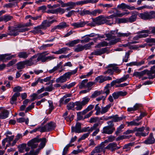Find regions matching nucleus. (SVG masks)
Here are the masks:
<instances>
[{
    "instance_id": "4c0bfd02",
    "label": "nucleus",
    "mask_w": 155,
    "mask_h": 155,
    "mask_svg": "<svg viewBox=\"0 0 155 155\" xmlns=\"http://www.w3.org/2000/svg\"><path fill=\"white\" fill-rule=\"evenodd\" d=\"M111 106V104H109L107 105L105 107H102L101 113L103 114L107 112L108 111L110 107Z\"/></svg>"
},
{
    "instance_id": "423d86ee",
    "label": "nucleus",
    "mask_w": 155,
    "mask_h": 155,
    "mask_svg": "<svg viewBox=\"0 0 155 155\" xmlns=\"http://www.w3.org/2000/svg\"><path fill=\"white\" fill-rule=\"evenodd\" d=\"M102 12V10L96 9L92 11L84 9L81 10L79 14L82 16L84 15H90L95 16L97 13H101Z\"/></svg>"
},
{
    "instance_id": "a19ab883",
    "label": "nucleus",
    "mask_w": 155,
    "mask_h": 155,
    "mask_svg": "<svg viewBox=\"0 0 155 155\" xmlns=\"http://www.w3.org/2000/svg\"><path fill=\"white\" fill-rule=\"evenodd\" d=\"M75 5V2H70L67 3H64V4L62 5V7H65L66 6H70V9H72L73 8V7Z\"/></svg>"
},
{
    "instance_id": "f3484780",
    "label": "nucleus",
    "mask_w": 155,
    "mask_h": 155,
    "mask_svg": "<svg viewBox=\"0 0 155 155\" xmlns=\"http://www.w3.org/2000/svg\"><path fill=\"white\" fill-rule=\"evenodd\" d=\"M88 22L87 21H81L72 23L71 25L73 26L74 28H81L84 27L85 25L88 24Z\"/></svg>"
},
{
    "instance_id": "6e6552de",
    "label": "nucleus",
    "mask_w": 155,
    "mask_h": 155,
    "mask_svg": "<svg viewBox=\"0 0 155 155\" xmlns=\"http://www.w3.org/2000/svg\"><path fill=\"white\" fill-rule=\"evenodd\" d=\"M129 77V74H127L126 75L120 78L117 79L116 80L113 81L110 84L111 87H112L115 85V87H120V84L118 85L115 84H119L125 81Z\"/></svg>"
},
{
    "instance_id": "ddd939ff",
    "label": "nucleus",
    "mask_w": 155,
    "mask_h": 155,
    "mask_svg": "<svg viewBox=\"0 0 155 155\" xmlns=\"http://www.w3.org/2000/svg\"><path fill=\"white\" fill-rule=\"evenodd\" d=\"M112 80V78L109 76H104L101 75L96 77L95 80L96 81H98L100 83H103L107 81H110Z\"/></svg>"
},
{
    "instance_id": "b1692460",
    "label": "nucleus",
    "mask_w": 155,
    "mask_h": 155,
    "mask_svg": "<svg viewBox=\"0 0 155 155\" xmlns=\"http://www.w3.org/2000/svg\"><path fill=\"white\" fill-rule=\"evenodd\" d=\"M30 54L29 52L22 51L18 53V56L20 58L26 59L28 57Z\"/></svg>"
},
{
    "instance_id": "9d476101",
    "label": "nucleus",
    "mask_w": 155,
    "mask_h": 155,
    "mask_svg": "<svg viewBox=\"0 0 155 155\" xmlns=\"http://www.w3.org/2000/svg\"><path fill=\"white\" fill-rule=\"evenodd\" d=\"M134 128L135 132L137 131V132L135 134L136 136L145 137L148 134L149 132L146 133L143 132V131L145 129V127H144L140 128L135 127Z\"/></svg>"
},
{
    "instance_id": "ea45409f",
    "label": "nucleus",
    "mask_w": 155,
    "mask_h": 155,
    "mask_svg": "<svg viewBox=\"0 0 155 155\" xmlns=\"http://www.w3.org/2000/svg\"><path fill=\"white\" fill-rule=\"evenodd\" d=\"M67 81L64 76L63 75L60 76L59 78H57L56 80V81L57 83H63Z\"/></svg>"
},
{
    "instance_id": "69168bd1",
    "label": "nucleus",
    "mask_w": 155,
    "mask_h": 155,
    "mask_svg": "<svg viewBox=\"0 0 155 155\" xmlns=\"http://www.w3.org/2000/svg\"><path fill=\"white\" fill-rule=\"evenodd\" d=\"M34 103H32L31 105L29 106L28 107H27V108H26V110H25V113H27L30 110H31L32 109L34 108Z\"/></svg>"
},
{
    "instance_id": "473e14b6",
    "label": "nucleus",
    "mask_w": 155,
    "mask_h": 155,
    "mask_svg": "<svg viewBox=\"0 0 155 155\" xmlns=\"http://www.w3.org/2000/svg\"><path fill=\"white\" fill-rule=\"evenodd\" d=\"M58 29H61L68 27L69 25H67L66 22H63L60 23L58 25H57Z\"/></svg>"
},
{
    "instance_id": "9b49d317",
    "label": "nucleus",
    "mask_w": 155,
    "mask_h": 155,
    "mask_svg": "<svg viewBox=\"0 0 155 155\" xmlns=\"http://www.w3.org/2000/svg\"><path fill=\"white\" fill-rule=\"evenodd\" d=\"M38 55L35 54L31 57L28 60H26L28 66H31L33 64H35L38 62Z\"/></svg>"
},
{
    "instance_id": "c85d7f7f",
    "label": "nucleus",
    "mask_w": 155,
    "mask_h": 155,
    "mask_svg": "<svg viewBox=\"0 0 155 155\" xmlns=\"http://www.w3.org/2000/svg\"><path fill=\"white\" fill-rule=\"evenodd\" d=\"M116 146H117V143H115L113 142L109 144L108 145L105 147V149H109L112 151H113L115 150V148Z\"/></svg>"
},
{
    "instance_id": "412c9836",
    "label": "nucleus",
    "mask_w": 155,
    "mask_h": 155,
    "mask_svg": "<svg viewBox=\"0 0 155 155\" xmlns=\"http://www.w3.org/2000/svg\"><path fill=\"white\" fill-rule=\"evenodd\" d=\"M144 63L145 61L144 60H143L140 62L136 61L130 62L129 63L127 64H126V65L130 66H140L144 64Z\"/></svg>"
},
{
    "instance_id": "20e7f679",
    "label": "nucleus",
    "mask_w": 155,
    "mask_h": 155,
    "mask_svg": "<svg viewBox=\"0 0 155 155\" xmlns=\"http://www.w3.org/2000/svg\"><path fill=\"white\" fill-rule=\"evenodd\" d=\"M107 124L108 125L103 128L102 133L111 134L115 130V128L114 127V124L113 123V121H108Z\"/></svg>"
},
{
    "instance_id": "5fc2aeb1",
    "label": "nucleus",
    "mask_w": 155,
    "mask_h": 155,
    "mask_svg": "<svg viewBox=\"0 0 155 155\" xmlns=\"http://www.w3.org/2000/svg\"><path fill=\"white\" fill-rule=\"evenodd\" d=\"M2 17L3 21L5 22L10 20L13 18L10 15H4Z\"/></svg>"
},
{
    "instance_id": "e2e57ef3",
    "label": "nucleus",
    "mask_w": 155,
    "mask_h": 155,
    "mask_svg": "<svg viewBox=\"0 0 155 155\" xmlns=\"http://www.w3.org/2000/svg\"><path fill=\"white\" fill-rule=\"evenodd\" d=\"M22 91V88L19 86H17L14 87L13 89V91L14 92H18Z\"/></svg>"
},
{
    "instance_id": "58836bf2",
    "label": "nucleus",
    "mask_w": 155,
    "mask_h": 155,
    "mask_svg": "<svg viewBox=\"0 0 155 155\" xmlns=\"http://www.w3.org/2000/svg\"><path fill=\"white\" fill-rule=\"evenodd\" d=\"M126 123L127 124L128 126H139L141 124V122L137 123L136 122L135 120L130 122H127Z\"/></svg>"
},
{
    "instance_id": "4d7b16f0",
    "label": "nucleus",
    "mask_w": 155,
    "mask_h": 155,
    "mask_svg": "<svg viewBox=\"0 0 155 155\" xmlns=\"http://www.w3.org/2000/svg\"><path fill=\"white\" fill-rule=\"evenodd\" d=\"M40 28H41L40 26L37 27H35L34 30L31 31V32L34 33V34L38 33L39 32H41V30L40 29Z\"/></svg>"
},
{
    "instance_id": "bb28decb",
    "label": "nucleus",
    "mask_w": 155,
    "mask_h": 155,
    "mask_svg": "<svg viewBox=\"0 0 155 155\" xmlns=\"http://www.w3.org/2000/svg\"><path fill=\"white\" fill-rule=\"evenodd\" d=\"M20 94L19 92H16L12 96L10 99V103L13 104L16 101L17 97L20 96Z\"/></svg>"
},
{
    "instance_id": "c756f323",
    "label": "nucleus",
    "mask_w": 155,
    "mask_h": 155,
    "mask_svg": "<svg viewBox=\"0 0 155 155\" xmlns=\"http://www.w3.org/2000/svg\"><path fill=\"white\" fill-rule=\"evenodd\" d=\"M107 68H112L113 70V72L115 71L116 73H119L120 72L121 70L118 67L113 64H109L107 66Z\"/></svg>"
},
{
    "instance_id": "f257e3e1",
    "label": "nucleus",
    "mask_w": 155,
    "mask_h": 155,
    "mask_svg": "<svg viewBox=\"0 0 155 155\" xmlns=\"http://www.w3.org/2000/svg\"><path fill=\"white\" fill-rule=\"evenodd\" d=\"M129 13V12H123L121 13L119 11L117 10L115 14L109 16H104V24L106 23L107 25H111L113 23V18L116 17H121L125 15H128Z\"/></svg>"
},
{
    "instance_id": "603ef678",
    "label": "nucleus",
    "mask_w": 155,
    "mask_h": 155,
    "mask_svg": "<svg viewBox=\"0 0 155 155\" xmlns=\"http://www.w3.org/2000/svg\"><path fill=\"white\" fill-rule=\"evenodd\" d=\"M75 106V102L74 103L73 102H71L67 104V107L68 110H72L74 107Z\"/></svg>"
},
{
    "instance_id": "1a4fd4ad",
    "label": "nucleus",
    "mask_w": 155,
    "mask_h": 155,
    "mask_svg": "<svg viewBox=\"0 0 155 155\" xmlns=\"http://www.w3.org/2000/svg\"><path fill=\"white\" fill-rule=\"evenodd\" d=\"M40 142V140L38 138L35 137L29 141L27 145L32 149L35 148L37 147L38 143Z\"/></svg>"
},
{
    "instance_id": "f8f14e48",
    "label": "nucleus",
    "mask_w": 155,
    "mask_h": 155,
    "mask_svg": "<svg viewBox=\"0 0 155 155\" xmlns=\"http://www.w3.org/2000/svg\"><path fill=\"white\" fill-rule=\"evenodd\" d=\"M107 50L106 48L96 49L92 52L91 55H100L107 52Z\"/></svg>"
},
{
    "instance_id": "13d9d810",
    "label": "nucleus",
    "mask_w": 155,
    "mask_h": 155,
    "mask_svg": "<svg viewBox=\"0 0 155 155\" xmlns=\"http://www.w3.org/2000/svg\"><path fill=\"white\" fill-rule=\"evenodd\" d=\"M39 152V149H37L35 151L34 150H31L30 151V155H37Z\"/></svg>"
},
{
    "instance_id": "864d4df0",
    "label": "nucleus",
    "mask_w": 155,
    "mask_h": 155,
    "mask_svg": "<svg viewBox=\"0 0 155 155\" xmlns=\"http://www.w3.org/2000/svg\"><path fill=\"white\" fill-rule=\"evenodd\" d=\"M145 8L152 9H153V7H152L151 6L145 5L140 7H138L137 8H135V9H136L138 10H140Z\"/></svg>"
},
{
    "instance_id": "bf43d9fd",
    "label": "nucleus",
    "mask_w": 155,
    "mask_h": 155,
    "mask_svg": "<svg viewBox=\"0 0 155 155\" xmlns=\"http://www.w3.org/2000/svg\"><path fill=\"white\" fill-rule=\"evenodd\" d=\"M45 89L46 91L51 92L54 90V88L53 87L52 84H51L49 86L46 87Z\"/></svg>"
},
{
    "instance_id": "de8ad7c7",
    "label": "nucleus",
    "mask_w": 155,
    "mask_h": 155,
    "mask_svg": "<svg viewBox=\"0 0 155 155\" xmlns=\"http://www.w3.org/2000/svg\"><path fill=\"white\" fill-rule=\"evenodd\" d=\"M124 124H121L118 127L116 131L115 132V134L117 135L119 134L122 132V130L124 127Z\"/></svg>"
},
{
    "instance_id": "052dcab7",
    "label": "nucleus",
    "mask_w": 155,
    "mask_h": 155,
    "mask_svg": "<svg viewBox=\"0 0 155 155\" xmlns=\"http://www.w3.org/2000/svg\"><path fill=\"white\" fill-rule=\"evenodd\" d=\"M145 41L147 43H155V38H146Z\"/></svg>"
},
{
    "instance_id": "0eeeda50",
    "label": "nucleus",
    "mask_w": 155,
    "mask_h": 155,
    "mask_svg": "<svg viewBox=\"0 0 155 155\" xmlns=\"http://www.w3.org/2000/svg\"><path fill=\"white\" fill-rule=\"evenodd\" d=\"M56 126L55 123L51 121L44 126L41 127L40 132H44L53 130L54 129Z\"/></svg>"
},
{
    "instance_id": "dca6fc26",
    "label": "nucleus",
    "mask_w": 155,
    "mask_h": 155,
    "mask_svg": "<svg viewBox=\"0 0 155 155\" xmlns=\"http://www.w3.org/2000/svg\"><path fill=\"white\" fill-rule=\"evenodd\" d=\"M117 8L118 9H127L130 10H133L135 9V8L134 6H130L124 3H122L117 6Z\"/></svg>"
},
{
    "instance_id": "a878e982",
    "label": "nucleus",
    "mask_w": 155,
    "mask_h": 155,
    "mask_svg": "<svg viewBox=\"0 0 155 155\" xmlns=\"http://www.w3.org/2000/svg\"><path fill=\"white\" fill-rule=\"evenodd\" d=\"M69 50V49L67 47L63 48L61 49H59L58 51H52V53L55 54H60L65 53L67 51Z\"/></svg>"
},
{
    "instance_id": "680f3d73",
    "label": "nucleus",
    "mask_w": 155,
    "mask_h": 155,
    "mask_svg": "<svg viewBox=\"0 0 155 155\" xmlns=\"http://www.w3.org/2000/svg\"><path fill=\"white\" fill-rule=\"evenodd\" d=\"M93 44V42L90 43L88 44L85 45H83V50L85 49V50L89 49L91 47V46Z\"/></svg>"
},
{
    "instance_id": "8fccbe9b",
    "label": "nucleus",
    "mask_w": 155,
    "mask_h": 155,
    "mask_svg": "<svg viewBox=\"0 0 155 155\" xmlns=\"http://www.w3.org/2000/svg\"><path fill=\"white\" fill-rule=\"evenodd\" d=\"M110 84H107L104 87V93L106 94V97L110 93V90L108 89L109 87H110Z\"/></svg>"
},
{
    "instance_id": "f704fd0d",
    "label": "nucleus",
    "mask_w": 155,
    "mask_h": 155,
    "mask_svg": "<svg viewBox=\"0 0 155 155\" xmlns=\"http://www.w3.org/2000/svg\"><path fill=\"white\" fill-rule=\"evenodd\" d=\"M75 106H76L75 109L77 110H81L83 106L80 101L75 102Z\"/></svg>"
},
{
    "instance_id": "7ed1b4c3",
    "label": "nucleus",
    "mask_w": 155,
    "mask_h": 155,
    "mask_svg": "<svg viewBox=\"0 0 155 155\" xmlns=\"http://www.w3.org/2000/svg\"><path fill=\"white\" fill-rule=\"evenodd\" d=\"M138 16L141 19L144 20H150L155 18V12L151 11L149 12L146 11L138 14Z\"/></svg>"
},
{
    "instance_id": "6e6d98bb",
    "label": "nucleus",
    "mask_w": 155,
    "mask_h": 155,
    "mask_svg": "<svg viewBox=\"0 0 155 155\" xmlns=\"http://www.w3.org/2000/svg\"><path fill=\"white\" fill-rule=\"evenodd\" d=\"M118 23H126L128 22L127 18H119L118 20Z\"/></svg>"
},
{
    "instance_id": "393cba45",
    "label": "nucleus",
    "mask_w": 155,
    "mask_h": 155,
    "mask_svg": "<svg viewBox=\"0 0 155 155\" xmlns=\"http://www.w3.org/2000/svg\"><path fill=\"white\" fill-rule=\"evenodd\" d=\"M25 65L28 66L26 61H20L16 64L17 68L18 70L21 69L25 68Z\"/></svg>"
},
{
    "instance_id": "4be33fe9",
    "label": "nucleus",
    "mask_w": 155,
    "mask_h": 155,
    "mask_svg": "<svg viewBox=\"0 0 155 155\" xmlns=\"http://www.w3.org/2000/svg\"><path fill=\"white\" fill-rule=\"evenodd\" d=\"M9 114V112L7 110L2 109L0 113V118L2 119H5L8 117Z\"/></svg>"
},
{
    "instance_id": "0e129e2a",
    "label": "nucleus",
    "mask_w": 155,
    "mask_h": 155,
    "mask_svg": "<svg viewBox=\"0 0 155 155\" xmlns=\"http://www.w3.org/2000/svg\"><path fill=\"white\" fill-rule=\"evenodd\" d=\"M99 126L98 123H96L94 124L93 126L91 127L90 129L88 130L89 132H92L93 130H95L96 128Z\"/></svg>"
},
{
    "instance_id": "338daca9",
    "label": "nucleus",
    "mask_w": 155,
    "mask_h": 155,
    "mask_svg": "<svg viewBox=\"0 0 155 155\" xmlns=\"http://www.w3.org/2000/svg\"><path fill=\"white\" fill-rule=\"evenodd\" d=\"M98 117H91L90 118L89 122L90 123H95L98 121Z\"/></svg>"
},
{
    "instance_id": "2eb2a0df",
    "label": "nucleus",
    "mask_w": 155,
    "mask_h": 155,
    "mask_svg": "<svg viewBox=\"0 0 155 155\" xmlns=\"http://www.w3.org/2000/svg\"><path fill=\"white\" fill-rule=\"evenodd\" d=\"M56 20H53L50 21L47 20H44L43 21L40 26L41 28L45 29L47 27H49L54 22H56Z\"/></svg>"
},
{
    "instance_id": "72a5a7b5",
    "label": "nucleus",
    "mask_w": 155,
    "mask_h": 155,
    "mask_svg": "<svg viewBox=\"0 0 155 155\" xmlns=\"http://www.w3.org/2000/svg\"><path fill=\"white\" fill-rule=\"evenodd\" d=\"M120 39L119 38H115L114 39H113L110 40V41L109 42V45H114L116 43L120 41Z\"/></svg>"
},
{
    "instance_id": "6ab92c4d",
    "label": "nucleus",
    "mask_w": 155,
    "mask_h": 155,
    "mask_svg": "<svg viewBox=\"0 0 155 155\" xmlns=\"http://www.w3.org/2000/svg\"><path fill=\"white\" fill-rule=\"evenodd\" d=\"M118 30L116 31H110V33H108L105 34V36L107 38L105 39L106 40H110L111 39H114L116 37L115 36L112 35H115V34H117Z\"/></svg>"
},
{
    "instance_id": "37998d69",
    "label": "nucleus",
    "mask_w": 155,
    "mask_h": 155,
    "mask_svg": "<svg viewBox=\"0 0 155 155\" xmlns=\"http://www.w3.org/2000/svg\"><path fill=\"white\" fill-rule=\"evenodd\" d=\"M74 50L75 52H77L83 51V45L80 44L77 45L76 47L74 48Z\"/></svg>"
},
{
    "instance_id": "a211bd4d",
    "label": "nucleus",
    "mask_w": 155,
    "mask_h": 155,
    "mask_svg": "<svg viewBox=\"0 0 155 155\" xmlns=\"http://www.w3.org/2000/svg\"><path fill=\"white\" fill-rule=\"evenodd\" d=\"M155 142V139L153 137V134L151 133L147 139L144 141V143L147 144H150L154 143Z\"/></svg>"
},
{
    "instance_id": "3c124183",
    "label": "nucleus",
    "mask_w": 155,
    "mask_h": 155,
    "mask_svg": "<svg viewBox=\"0 0 155 155\" xmlns=\"http://www.w3.org/2000/svg\"><path fill=\"white\" fill-rule=\"evenodd\" d=\"M132 51H129L127 52H126L125 57L123 58V61L125 62H126L128 61V58L129 57L130 55V52H131Z\"/></svg>"
},
{
    "instance_id": "5701e85b",
    "label": "nucleus",
    "mask_w": 155,
    "mask_h": 155,
    "mask_svg": "<svg viewBox=\"0 0 155 155\" xmlns=\"http://www.w3.org/2000/svg\"><path fill=\"white\" fill-rule=\"evenodd\" d=\"M48 53H46L45 52H42L37 54L38 55V61H41L42 62L45 61V57L48 55Z\"/></svg>"
},
{
    "instance_id": "f03ea898",
    "label": "nucleus",
    "mask_w": 155,
    "mask_h": 155,
    "mask_svg": "<svg viewBox=\"0 0 155 155\" xmlns=\"http://www.w3.org/2000/svg\"><path fill=\"white\" fill-rule=\"evenodd\" d=\"M28 30L26 28L21 27L20 25L17 27L9 26L8 28V34L10 35L16 36L19 34V32H23Z\"/></svg>"
},
{
    "instance_id": "39448f33",
    "label": "nucleus",
    "mask_w": 155,
    "mask_h": 155,
    "mask_svg": "<svg viewBox=\"0 0 155 155\" xmlns=\"http://www.w3.org/2000/svg\"><path fill=\"white\" fill-rule=\"evenodd\" d=\"M91 22L87 24V25L91 27H94L96 25H100L104 24V16L100 15L95 18H92Z\"/></svg>"
},
{
    "instance_id": "7c9ffc66",
    "label": "nucleus",
    "mask_w": 155,
    "mask_h": 155,
    "mask_svg": "<svg viewBox=\"0 0 155 155\" xmlns=\"http://www.w3.org/2000/svg\"><path fill=\"white\" fill-rule=\"evenodd\" d=\"M40 140V141L41 142L39 146L38 149H39V150L43 148L45 145V143L47 142L46 139L45 138H43L41 139H39Z\"/></svg>"
},
{
    "instance_id": "79ce46f5",
    "label": "nucleus",
    "mask_w": 155,
    "mask_h": 155,
    "mask_svg": "<svg viewBox=\"0 0 155 155\" xmlns=\"http://www.w3.org/2000/svg\"><path fill=\"white\" fill-rule=\"evenodd\" d=\"M109 45V44L107 42L104 41L101 42L96 46V48H100L101 47H105Z\"/></svg>"
},
{
    "instance_id": "a18cd8bd",
    "label": "nucleus",
    "mask_w": 155,
    "mask_h": 155,
    "mask_svg": "<svg viewBox=\"0 0 155 155\" xmlns=\"http://www.w3.org/2000/svg\"><path fill=\"white\" fill-rule=\"evenodd\" d=\"M146 74L148 76V78L149 79H153L155 77V75H152V74H153L152 72V71H151V68L150 71H149L147 69H146Z\"/></svg>"
},
{
    "instance_id": "c9c22d12",
    "label": "nucleus",
    "mask_w": 155,
    "mask_h": 155,
    "mask_svg": "<svg viewBox=\"0 0 155 155\" xmlns=\"http://www.w3.org/2000/svg\"><path fill=\"white\" fill-rule=\"evenodd\" d=\"M131 33L128 31L125 33H122L121 32H118L117 33V36L118 37H127L131 35Z\"/></svg>"
},
{
    "instance_id": "cd10ccee",
    "label": "nucleus",
    "mask_w": 155,
    "mask_h": 155,
    "mask_svg": "<svg viewBox=\"0 0 155 155\" xmlns=\"http://www.w3.org/2000/svg\"><path fill=\"white\" fill-rule=\"evenodd\" d=\"M97 2V0H90L87 1H80L77 2L75 3V5H82L84 4H87L88 3H96V2Z\"/></svg>"
},
{
    "instance_id": "09e8293b",
    "label": "nucleus",
    "mask_w": 155,
    "mask_h": 155,
    "mask_svg": "<svg viewBox=\"0 0 155 155\" xmlns=\"http://www.w3.org/2000/svg\"><path fill=\"white\" fill-rule=\"evenodd\" d=\"M90 100V99L88 97H86L83 98V100L81 102L82 104V105L84 106L87 104Z\"/></svg>"
},
{
    "instance_id": "c03bdc74",
    "label": "nucleus",
    "mask_w": 155,
    "mask_h": 155,
    "mask_svg": "<svg viewBox=\"0 0 155 155\" xmlns=\"http://www.w3.org/2000/svg\"><path fill=\"white\" fill-rule=\"evenodd\" d=\"M137 15L134 14L129 18H127L128 22H132L135 21L137 19Z\"/></svg>"
},
{
    "instance_id": "aec40b11",
    "label": "nucleus",
    "mask_w": 155,
    "mask_h": 155,
    "mask_svg": "<svg viewBox=\"0 0 155 155\" xmlns=\"http://www.w3.org/2000/svg\"><path fill=\"white\" fill-rule=\"evenodd\" d=\"M125 117H126L123 115H122V116L120 117H119L118 116V115H113L109 117V118L110 119H113V120H111V121H113V122H117L120 121L122 120L123 119L125 118Z\"/></svg>"
},
{
    "instance_id": "49530a36",
    "label": "nucleus",
    "mask_w": 155,
    "mask_h": 155,
    "mask_svg": "<svg viewBox=\"0 0 155 155\" xmlns=\"http://www.w3.org/2000/svg\"><path fill=\"white\" fill-rule=\"evenodd\" d=\"M102 94L101 91H95L92 94L90 97L92 98H94Z\"/></svg>"
},
{
    "instance_id": "4468645a",
    "label": "nucleus",
    "mask_w": 155,
    "mask_h": 155,
    "mask_svg": "<svg viewBox=\"0 0 155 155\" xmlns=\"http://www.w3.org/2000/svg\"><path fill=\"white\" fill-rule=\"evenodd\" d=\"M71 131L72 132H74L78 133L82 132L81 124L78 122H77L75 127H71Z\"/></svg>"
},
{
    "instance_id": "774afa93",
    "label": "nucleus",
    "mask_w": 155,
    "mask_h": 155,
    "mask_svg": "<svg viewBox=\"0 0 155 155\" xmlns=\"http://www.w3.org/2000/svg\"><path fill=\"white\" fill-rule=\"evenodd\" d=\"M103 149L99 146L96 147L94 150L95 153H97L101 152Z\"/></svg>"
},
{
    "instance_id": "e433bc0d",
    "label": "nucleus",
    "mask_w": 155,
    "mask_h": 155,
    "mask_svg": "<svg viewBox=\"0 0 155 155\" xmlns=\"http://www.w3.org/2000/svg\"><path fill=\"white\" fill-rule=\"evenodd\" d=\"M79 42V40H76L72 41L66 44L68 46L70 47H73L75 45L78 43Z\"/></svg>"
},
{
    "instance_id": "2f4dec72",
    "label": "nucleus",
    "mask_w": 155,
    "mask_h": 155,
    "mask_svg": "<svg viewBox=\"0 0 155 155\" xmlns=\"http://www.w3.org/2000/svg\"><path fill=\"white\" fill-rule=\"evenodd\" d=\"M88 81V80L87 79H86L83 80L79 86V88L80 89H82L83 88H86V84Z\"/></svg>"
}]
</instances>
